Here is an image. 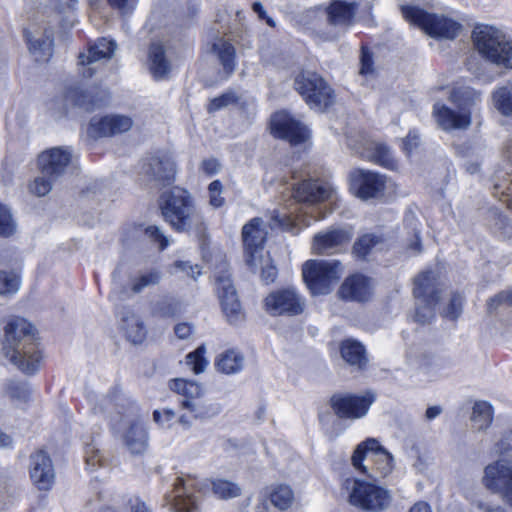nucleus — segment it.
Wrapping results in <instances>:
<instances>
[{
    "label": "nucleus",
    "instance_id": "24",
    "mask_svg": "<svg viewBox=\"0 0 512 512\" xmlns=\"http://www.w3.org/2000/svg\"><path fill=\"white\" fill-rule=\"evenodd\" d=\"M24 36L36 61L46 62L50 59L53 50L52 30L32 27L24 31Z\"/></svg>",
    "mask_w": 512,
    "mask_h": 512
},
{
    "label": "nucleus",
    "instance_id": "40",
    "mask_svg": "<svg viewBox=\"0 0 512 512\" xmlns=\"http://www.w3.org/2000/svg\"><path fill=\"white\" fill-rule=\"evenodd\" d=\"M169 387L183 397L181 401H192L197 397L204 396V389L193 381L173 379L170 381Z\"/></svg>",
    "mask_w": 512,
    "mask_h": 512
},
{
    "label": "nucleus",
    "instance_id": "20",
    "mask_svg": "<svg viewBox=\"0 0 512 512\" xmlns=\"http://www.w3.org/2000/svg\"><path fill=\"white\" fill-rule=\"evenodd\" d=\"M132 125V119L125 115L115 114L101 118L94 117L89 123L87 132L92 138L108 137L127 132Z\"/></svg>",
    "mask_w": 512,
    "mask_h": 512
},
{
    "label": "nucleus",
    "instance_id": "23",
    "mask_svg": "<svg viewBox=\"0 0 512 512\" xmlns=\"http://www.w3.org/2000/svg\"><path fill=\"white\" fill-rule=\"evenodd\" d=\"M335 190L333 186L320 180H304L293 188V197L298 202L318 203L331 200Z\"/></svg>",
    "mask_w": 512,
    "mask_h": 512
},
{
    "label": "nucleus",
    "instance_id": "1",
    "mask_svg": "<svg viewBox=\"0 0 512 512\" xmlns=\"http://www.w3.org/2000/svg\"><path fill=\"white\" fill-rule=\"evenodd\" d=\"M2 351L4 357L23 373L33 374L39 368L41 352L33 326L24 318H14L5 326Z\"/></svg>",
    "mask_w": 512,
    "mask_h": 512
},
{
    "label": "nucleus",
    "instance_id": "55",
    "mask_svg": "<svg viewBox=\"0 0 512 512\" xmlns=\"http://www.w3.org/2000/svg\"><path fill=\"white\" fill-rule=\"evenodd\" d=\"M85 462L90 470L102 465L103 456L101 451L93 444H89L85 448Z\"/></svg>",
    "mask_w": 512,
    "mask_h": 512
},
{
    "label": "nucleus",
    "instance_id": "33",
    "mask_svg": "<svg viewBox=\"0 0 512 512\" xmlns=\"http://www.w3.org/2000/svg\"><path fill=\"white\" fill-rule=\"evenodd\" d=\"M183 409L188 410L195 419L206 420L217 416L221 412L218 403L211 402L204 396L197 397L192 401H180Z\"/></svg>",
    "mask_w": 512,
    "mask_h": 512
},
{
    "label": "nucleus",
    "instance_id": "32",
    "mask_svg": "<svg viewBox=\"0 0 512 512\" xmlns=\"http://www.w3.org/2000/svg\"><path fill=\"white\" fill-rule=\"evenodd\" d=\"M340 353L346 363L358 370H363L368 363L364 346L356 340L346 339L342 341Z\"/></svg>",
    "mask_w": 512,
    "mask_h": 512
},
{
    "label": "nucleus",
    "instance_id": "6",
    "mask_svg": "<svg viewBox=\"0 0 512 512\" xmlns=\"http://www.w3.org/2000/svg\"><path fill=\"white\" fill-rule=\"evenodd\" d=\"M342 272L338 260H308L302 268L303 279L313 295L330 293Z\"/></svg>",
    "mask_w": 512,
    "mask_h": 512
},
{
    "label": "nucleus",
    "instance_id": "37",
    "mask_svg": "<svg viewBox=\"0 0 512 512\" xmlns=\"http://www.w3.org/2000/svg\"><path fill=\"white\" fill-rule=\"evenodd\" d=\"M494 410L487 401H476L472 408V425L478 431L486 430L492 423Z\"/></svg>",
    "mask_w": 512,
    "mask_h": 512
},
{
    "label": "nucleus",
    "instance_id": "7",
    "mask_svg": "<svg viewBox=\"0 0 512 512\" xmlns=\"http://www.w3.org/2000/svg\"><path fill=\"white\" fill-rule=\"evenodd\" d=\"M403 17L434 38L454 39L462 26L443 15L428 13L415 6H402Z\"/></svg>",
    "mask_w": 512,
    "mask_h": 512
},
{
    "label": "nucleus",
    "instance_id": "3",
    "mask_svg": "<svg viewBox=\"0 0 512 512\" xmlns=\"http://www.w3.org/2000/svg\"><path fill=\"white\" fill-rule=\"evenodd\" d=\"M210 482L213 494L220 499H231L241 494V488L234 482L215 479L200 481L196 477H177L173 490L164 495L165 505H169L173 512H197V500L192 491L204 492Z\"/></svg>",
    "mask_w": 512,
    "mask_h": 512
},
{
    "label": "nucleus",
    "instance_id": "48",
    "mask_svg": "<svg viewBox=\"0 0 512 512\" xmlns=\"http://www.w3.org/2000/svg\"><path fill=\"white\" fill-rule=\"evenodd\" d=\"M206 348L204 345H200L195 351L190 352L186 356V363L189 365L195 374L204 372L208 365V361L204 357Z\"/></svg>",
    "mask_w": 512,
    "mask_h": 512
},
{
    "label": "nucleus",
    "instance_id": "30",
    "mask_svg": "<svg viewBox=\"0 0 512 512\" xmlns=\"http://www.w3.org/2000/svg\"><path fill=\"white\" fill-rule=\"evenodd\" d=\"M148 67L156 80H162L170 73L171 64L166 57V50L162 43H151L148 50Z\"/></svg>",
    "mask_w": 512,
    "mask_h": 512
},
{
    "label": "nucleus",
    "instance_id": "39",
    "mask_svg": "<svg viewBox=\"0 0 512 512\" xmlns=\"http://www.w3.org/2000/svg\"><path fill=\"white\" fill-rule=\"evenodd\" d=\"M162 274L158 269H148L139 272L130 279V289L134 294L141 293L144 289L156 286L160 283Z\"/></svg>",
    "mask_w": 512,
    "mask_h": 512
},
{
    "label": "nucleus",
    "instance_id": "16",
    "mask_svg": "<svg viewBox=\"0 0 512 512\" xmlns=\"http://www.w3.org/2000/svg\"><path fill=\"white\" fill-rule=\"evenodd\" d=\"M216 289L223 313L228 322L230 324H238L243 321L244 313L229 274L217 276Z\"/></svg>",
    "mask_w": 512,
    "mask_h": 512
},
{
    "label": "nucleus",
    "instance_id": "17",
    "mask_svg": "<svg viewBox=\"0 0 512 512\" xmlns=\"http://www.w3.org/2000/svg\"><path fill=\"white\" fill-rule=\"evenodd\" d=\"M351 185L356 189V194L363 200L377 198L385 190L386 177L377 172L356 169L350 174Z\"/></svg>",
    "mask_w": 512,
    "mask_h": 512
},
{
    "label": "nucleus",
    "instance_id": "9",
    "mask_svg": "<svg viewBox=\"0 0 512 512\" xmlns=\"http://www.w3.org/2000/svg\"><path fill=\"white\" fill-rule=\"evenodd\" d=\"M505 444V440L498 443L502 457L486 466L483 484L492 492L500 494L508 504H512V462Z\"/></svg>",
    "mask_w": 512,
    "mask_h": 512
},
{
    "label": "nucleus",
    "instance_id": "58",
    "mask_svg": "<svg viewBox=\"0 0 512 512\" xmlns=\"http://www.w3.org/2000/svg\"><path fill=\"white\" fill-rule=\"evenodd\" d=\"M128 512H152V509L138 496H130L124 503Z\"/></svg>",
    "mask_w": 512,
    "mask_h": 512
},
{
    "label": "nucleus",
    "instance_id": "12",
    "mask_svg": "<svg viewBox=\"0 0 512 512\" xmlns=\"http://www.w3.org/2000/svg\"><path fill=\"white\" fill-rule=\"evenodd\" d=\"M375 401V395L367 392L364 395L337 394L330 399L334 413L343 419H359L364 417Z\"/></svg>",
    "mask_w": 512,
    "mask_h": 512
},
{
    "label": "nucleus",
    "instance_id": "45",
    "mask_svg": "<svg viewBox=\"0 0 512 512\" xmlns=\"http://www.w3.org/2000/svg\"><path fill=\"white\" fill-rule=\"evenodd\" d=\"M258 257L257 266L255 268L250 267L251 271L255 273L260 270L261 279L266 284L274 282L277 277V268L272 259L269 255L264 256L263 254H259Z\"/></svg>",
    "mask_w": 512,
    "mask_h": 512
},
{
    "label": "nucleus",
    "instance_id": "26",
    "mask_svg": "<svg viewBox=\"0 0 512 512\" xmlns=\"http://www.w3.org/2000/svg\"><path fill=\"white\" fill-rule=\"evenodd\" d=\"M338 295L345 301L366 302L372 295L371 281L362 274H353L341 284Z\"/></svg>",
    "mask_w": 512,
    "mask_h": 512
},
{
    "label": "nucleus",
    "instance_id": "22",
    "mask_svg": "<svg viewBox=\"0 0 512 512\" xmlns=\"http://www.w3.org/2000/svg\"><path fill=\"white\" fill-rule=\"evenodd\" d=\"M30 478L39 490H49L53 485L54 467L45 451L38 450L30 456Z\"/></svg>",
    "mask_w": 512,
    "mask_h": 512
},
{
    "label": "nucleus",
    "instance_id": "31",
    "mask_svg": "<svg viewBox=\"0 0 512 512\" xmlns=\"http://www.w3.org/2000/svg\"><path fill=\"white\" fill-rule=\"evenodd\" d=\"M148 432L140 422L132 423L124 434V442L128 450L134 454H143L148 448Z\"/></svg>",
    "mask_w": 512,
    "mask_h": 512
},
{
    "label": "nucleus",
    "instance_id": "54",
    "mask_svg": "<svg viewBox=\"0 0 512 512\" xmlns=\"http://www.w3.org/2000/svg\"><path fill=\"white\" fill-rule=\"evenodd\" d=\"M223 185L219 180L212 181L208 186L209 204L213 208H220L224 205L225 199L222 197Z\"/></svg>",
    "mask_w": 512,
    "mask_h": 512
},
{
    "label": "nucleus",
    "instance_id": "52",
    "mask_svg": "<svg viewBox=\"0 0 512 512\" xmlns=\"http://www.w3.org/2000/svg\"><path fill=\"white\" fill-rule=\"evenodd\" d=\"M20 280L14 273L0 271V295L15 293L19 289Z\"/></svg>",
    "mask_w": 512,
    "mask_h": 512
},
{
    "label": "nucleus",
    "instance_id": "15",
    "mask_svg": "<svg viewBox=\"0 0 512 512\" xmlns=\"http://www.w3.org/2000/svg\"><path fill=\"white\" fill-rule=\"evenodd\" d=\"M271 132L275 137L291 144H300L309 137V131L300 121L286 111L276 112L271 118Z\"/></svg>",
    "mask_w": 512,
    "mask_h": 512
},
{
    "label": "nucleus",
    "instance_id": "14",
    "mask_svg": "<svg viewBox=\"0 0 512 512\" xmlns=\"http://www.w3.org/2000/svg\"><path fill=\"white\" fill-rule=\"evenodd\" d=\"M267 230L261 218H253L242 228L245 261L249 267L257 266L259 254H263Z\"/></svg>",
    "mask_w": 512,
    "mask_h": 512
},
{
    "label": "nucleus",
    "instance_id": "51",
    "mask_svg": "<svg viewBox=\"0 0 512 512\" xmlns=\"http://www.w3.org/2000/svg\"><path fill=\"white\" fill-rule=\"evenodd\" d=\"M16 231V224L10 210L0 204V236L9 237Z\"/></svg>",
    "mask_w": 512,
    "mask_h": 512
},
{
    "label": "nucleus",
    "instance_id": "49",
    "mask_svg": "<svg viewBox=\"0 0 512 512\" xmlns=\"http://www.w3.org/2000/svg\"><path fill=\"white\" fill-rule=\"evenodd\" d=\"M464 297L460 293H453L448 306L441 312V315L450 320H456L462 313Z\"/></svg>",
    "mask_w": 512,
    "mask_h": 512
},
{
    "label": "nucleus",
    "instance_id": "61",
    "mask_svg": "<svg viewBox=\"0 0 512 512\" xmlns=\"http://www.w3.org/2000/svg\"><path fill=\"white\" fill-rule=\"evenodd\" d=\"M273 223L271 226H279L282 228H289L293 222L298 220V216H295L294 213L290 214H280L277 211H274V215L272 216Z\"/></svg>",
    "mask_w": 512,
    "mask_h": 512
},
{
    "label": "nucleus",
    "instance_id": "13",
    "mask_svg": "<svg viewBox=\"0 0 512 512\" xmlns=\"http://www.w3.org/2000/svg\"><path fill=\"white\" fill-rule=\"evenodd\" d=\"M266 311L273 316L299 315L304 311L305 300L293 288H285L270 293L264 300Z\"/></svg>",
    "mask_w": 512,
    "mask_h": 512
},
{
    "label": "nucleus",
    "instance_id": "41",
    "mask_svg": "<svg viewBox=\"0 0 512 512\" xmlns=\"http://www.w3.org/2000/svg\"><path fill=\"white\" fill-rule=\"evenodd\" d=\"M269 499L271 504L277 509L286 510L293 503L294 494L289 486L278 485L271 490Z\"/></svg>",
    "mask_w": 512,
    "mask_h": 512
},
{
    "label": "nucleus",
    "instance_id": "27",
    "mask_svg": "<svg viewBox=\"0 0 512 512\" xmlns=\"http://www.w3.org/2000/svg\"><path fill=\"white\" fill-rule=\"evenodd\" d=\"M107 94L105 91L83 90L80 87H70L66 90L65 101L70 106H77L87 111L93 110L104 103Z\"/></svg>",
    "mask_w": 512,
    "mask_h": 512
},
{
    "label": "nucleus",
    "instance_id": "38",
    "mask_svg": "<svg viewBox=\"0 0 512 512\" xmlns=\"http://www.w3.org/2000/svg\"><path fill=\"white\" fill-rule=\"evenodd\" d=\"M243 363V355L240 352L231 349L219 355V358L216 361V367L224 374H235L242 370Z\"/></svg>",
    "mask_w": 512,
    "mask_h": 512
},
{
    "label": "nucleus",
    "instance_id": "4",
    "mask_svg": "<svg viewBox=\"0 0 512 512\" xmlns=\"http://www.w3.org/2000/svg\"><path fill=\"white\" fill-rule=\"evenodd\" d=\"M449 100L458 107V111L436 103L433 116L437 124L445 131L467 129L471 124L469 106L480 100V94L470 87H460L451 91Z\"/></svg>",
    "mask_w": 512,
    "mask_h": 512
},
{
    "label": "nucleus",
    "instance_id": "5",
    "mask_svg": "<svg viewBox=\"0 0 512 512\" xmlns=\"http://www.w3.org/2000/svg\"><path fill=\"white\" fill-rule=\"evenodd\" d=\"M472 39L479 54L497 66L510 67L512 45L497 28L489 25H477Z\"/></svg>",
    "mask_w": 512,
    "mask_h": 512
},
{
    "label": "nucleus",
    "instance_id": "28",
    "mask_svg": "<svg viewBox=\"0 0 512 512\" xmlns=\"http://www.w3.org/2000/svg\"><path fill=\"white\" fill-rule=\"evenodd\" d=\"M142 169L146 175L163 185L169 184L175 176V163L167 156L150 157Z\"/></svg>",
    "mask_w": 512,
    "mask_h": 512
},
{
    "label": "nucleus",
    "instance_id": "42",
    "mask_svg": "<svg viewBox=\"0 0 512 512\" xmlns=\"http://www.w3.org/2000/svg\"><path fill=\"white\" fill-rule=\"evenodd\" d=\"M152 313L160 318H174L182 313V304L174 298H164L156 302Z\"/></svg>",
    "mask_w": 512,
    "mask_h": 512
},
{
    "label": "nucleus",
    "instance_id": "11",
    "mask_svg": "<svg viewBox=\"0 0 512 512\" xmlns=\"http://www.w3.org/2000/svg\"><path fill=\"white\" fill-rule=\"evenodd\" d=\"M361 460L373 464L372 480L386 477L393 470V457L375 438H368L358 444L352 454L353 467H360Z\"/></svg>",
    "mask_w": 512,
    "mask_h": 512
},
{
    "label": "nucleus",
    "instance_id": "34",
    "mask_svg": "<svg viewBox=\"0 0 512 512\" xmlns=\"http://www.w3.org/2000/svg\"><path fill=\"white\" fill-rule=\"evenodd\" d=\"M211 51L217 56L226 74H232L236 66L234 46L229 41L218 38L213 42Z\"/></svg>",
    "mask_w": 512,
    "mask_h": 512
},
{
    "label": "nucleus",
    "instance_id": "35",
    "mask_svg": "<svg viewBox=\"0 0 512 512\" xmlns=\"http://www.w3.org/2000/svg\"><path fill=\"white\" fill-rule=\"evenodd\" d=\"M361 157L386 168L392 169L395 166L390 149L381 143H367L361 152Z\"/></svg>",
    "mask_w": 512,
    "mask_h": 512
},
{
    "label": "nucleus",
    "instance_id": "36",
    "mask_svg": "<svg viewBox=\"0 0 512 512\" xmlns=\"http://www.w3.org/2000/svg\"><path fill=\"white\" fill-rule=\"evenodd\" d=\"M122 327L127 338L134 344L141 343L146 337V328L140 317L127 311L122 314Z\"/></svg>",
    "mask_w": 512,
    "mask_h": 512
},
{
    "label": "nucleus",
    "instance_id": "62",
    "mask_svg": "<svg viewBox=\"0 0 512 512\" xmlns=\"http://www.w3.org/2000/svg\"><path fill=\"white\" fill-rule=\"evenodd\" d=\"M107 3L114 9H117L122 15L132 12L137 0H107Z\"/></svg>",
    "mask_w": 512,
    "mask_h": 512
},
{
    "label": "nucleus",
    "instance_id": "19",
    "mask_svg": "<svg viewBox=\"0 0 512 512\" xmlns=\"http://www.w3.org/2000/svg\"><path fill=\"white\" fill-rule=\"evenodd\" d=\"M117 45L113 40L101 38L93 45H90L86 52H82L78 56V64L82 67L81 74L85 78L93 76L96 68L93 66L101 60H109Z\"/></svg>",
    "mask_w": 512,
    "mask_h": 512
},
{
    "label": "nucleus",
    "instance_id": "8",
    "mask_svg": "<svg viewBox=\"0 0 512 512\" xmlns=\"http://www.w3.org/2000/svg\"><path fill=\"white\" fill-rule=\"evenodd\" d=\"M345 488L349 492V502L362 510L378 512L386 509L391 496L384 488L358 479H346Z\"/></svg>",
    "mask_w": 512,
    "mask_h": 512
},
{
    "label": "nucleus",
    "instance_id": "25",
    "mask_svg": "<svg viewBox=\"0 0 512 512\" xmlns=\"http://www.w3.org/2000/svg\"><path fill=\"white\" fill-rule=\"evenodd\" d=\"M442 289L439 283L438 273L426 270L414 279L413 295L418 302H439Z\"/></svg>",
    "mask_w": 512,
    "mask_h": 512
},
{
    "label": "nucleus",
    "instance_id": "53",
    "mask_svg": "<svg viewBox=\"0 0 512 512\" xmlns=\"http://www.w3.org/2000/svg\"><path fill=\"white\" fill-rule=\"evenodd\" d=\"M57 179L41 174L30 185V191L37 196H45L51 191L52 185Z\"/></svg>",
    "mask_w": 512,
    "mask_h": 512
},
{
    "label": "nucleus",
    "instance_id": "57",
    "mask_svg": "<svg viewBox=\"0 0 512 512\" xmlns=\"http://www.w3.org/2000/svg\"><path fill=\"white\" fill-rule=\"evenodd\" d=\"M145 234L151 241L158 243L161 250H164L168 246V239L159 227L148 226L145 229Z\"/></svg>",
    "mask_w": 512,
    "mask_h": 512
},
{
    "label": "nucleus",
    "instance_id": "46",
    "mask_svg": "<svg viewBox=\"0 0 512 512\" xmlns=\"http://www.w3.org/2000/svg\"><path fill=\"white\" fill-rule=\"evenodd\" d=\"M512 307V293L502 291L487 302V312L489 314H499L503 311H509Z\"/></svg>",
    "mask_w": 512,
    "mask_h": 512
},
{
    "label": "nucleus",
    "instance_id": "47",
    "mask_svg": "<svg viewBox=\"0 0 512 512\" xmlns=\"http://www.w3.org/2000/svg\"><path fill=\"white\" fill-rule=\"evenodd\" d=\"M381 240L377 235L365 234L354 243L353 251L358 257L364 258Z\"/></svg>",
    "mask_w": 512,
    "mask_h": 512
},
{
    "label": "nucleus",
    "instance_id": "56",
    "mask_svg": "<svg viewBox=\"0 0 512 512\" xmlns=\"http://www.w3.org/2000/svg\"><path fill=\"white\" fill-rule=\"evenodd\" d=\"M373 64L372 52L367 47L362 46L360 56V74L364 76L373 74Z\"/></svg>",
    "mask_w": 512,
    "mask_h": 512
},
{
    "label": "nucleus",
    "instance_id": "21",
    "mask_svg": "<svg viewBox=\"0 0 512 512\" xmlns=\"http://www.w3.org/2000/svg\"><path fill=\"white\" fill-rule=\"evenodd\" d=\"M352 233L346 229H332L318 233L313 238L312 249L319 255H329L340 252L349 244Z\"/></svg>",
    "mask_w": 512,
    "mask_h": 512
},
{
    "label": "nucleus",
    "instance_id": "64",
    "mask_svg": "<svg viewBox=\"0 0 512 512\" xmlns=\"http://www.w3.org/2000/svg\"><path fill=\"white\" fill-rule=\"evenodd\" d=\"M173 267L177 270L185 272L187 275L191 276L195 280L201 274L199 266L198 265L193 266L189 262L176 261V262H174Z\"/></svg>",
    "mask_w": 512,
    "mask_h": 512
},
{
    "label": "nucleus",
    "instance_id": "2",
    "mask_svg": "<svg viewBox=\"0 0 512 512\" xmlns=\"http://www.w3.org/2000/svg\"><path fill=\"white\" fill-rule=\"evenodd\" d=\"M160 208L164 220L175 231L194 233L198 238L205 236L207 227L204 217L197 210L189 191L173 187L162 194Z\"/></svg>",
    "mask_w": 512,
    "mask_h": 512
},
{
    "label": "nucleus",
    "instance_id": "60",
    "mask_svg": "<svg viewBox=\"0 0 512 512\" xmlns=\"http://www.w3.org/2000/svg\"><path fill=\"white\" fill-rule=\"evenodd\" d=\"M493 195L495 198H497L500 202L505 204L508 208L511 207L512 204V196L510 193V187L509 186H503L499 183H496L493 188Z\"/></svg>",
    "mask_w": 512,
    "mask_h": 512
},
{
    "label": "nucleus",
    "instance_id": "44",
    "mask_svg": "<svg viewBox=\"0 0 512 512\" xmlns=\"http://www.w3.org/2000/svg\"><path fill=\"white\" fill-rule=\"evenodd\" d=\"M494 107L503 116L512 114V90L509 87H501L493 93Z\"/></svg>",
    "mask_w": 512,
    "mask_h": 512
},
{
    "label": "nucleus",
    "instance_id": "43",
    "mask_svg": "<svg viewBox=\"0 0 512 512\" xmlns=\"http://www.w3.org/2000/svg\"><path fill=\"white\" fill-rule=\"evenodd\" d=\"M5 395L15 403H26L31 396L29 386L24 382L10 381L5 386Z\"/></svg>",
    "mask_w": 512,
    "mask_h": 512
},
{
    "label": "nucleus",
    "instance_id": "10",
    "mask_svg": "<svg viewBox=\"0 0 512 512\" xmlns=\"http://www.w3.org/2000/svg\"><path fill=\"white\" fill-rule=\"evenodd\" d=\"M294 86L312 109L324 111L334 102L333 90L325 80L316 73H300L294 80Z\"/></svg>",
    "mask_w": 512,
    "mask_h": 512
},
{
    "label": "nucleus",
    "instance_id": "18",
    "mask_svg": "<svg viewBox=\"0 0 512 512\" xmlns=\"http://www.w3.org/2000/svg\"><path fill=\"white\" fill-rule=\"evenodd\" d=\"M72 152L69 148L53 147L39 154L37 164L41 174L59 178L71 162Z\"/></svg>",
    "mask_w": 512,
    "mask_h": 512
},
{
    "label": "nucleus",
    "instance_id": "29",
    "mask_svg": "<svg viewBox=\"0 0 512 512\" xmlns=\"http://www.w3.org/2000/svg\"><path fill=\"white\" fill-rule=\"evenodd\" d=\"M357 10L358 4L355 2L334 0L327 8L328 21L334 26L347 29L354 24Z\"/></svg>",
    "mask_w": 512,
    "mask_h": 512
},
{
    "label": "nucleus",
    "instance_id": "59",
    "mask_svg": "<svg viewBox=\"0 0 512 512\" xmlns=\"http://www.w3.org/2000/svg\"><path fill=\"white\" fill-rule=\"evenodd\" d=\"M176 414L172 409L155 410L153 412L154 421L161 427H169Z\"/></svg>",
    "mask_w": 512,
    "mask_h": 512
},
{
    "label": "nucleus",
    "instance_id": "63",
    "mask_svg": "<svg viewBox=\"0 0 512 512\" xmlns=\"http://www.w3.org/2000/svg\"><path fill=\"white\" fill-rule=\"evenodd\" d=\"M234 101H235V99L232 94H223V95L211 100V102L208 106V111L209 112L217 111V110L229 105L230 103H232Z\"/></svg>",
    "mask_w": 512,
    "mask_h": 512
},
{
    "label": "nucleus",
    "instance_id": "50",
    "mask_svg": "<svg viewBox=\"0 0 512 512\" xmlns=\"http://www.w3.org/2000/svg\"><path fill=\"white\" fill-rule=\"evenodd\" d=\"M438 302L432 303L416 301L414 320L421 324L429 323L434 318L435 306Z\"/></svg>",
    "mask_w": 512,
    "mask_h": 512
}]
</instances>
